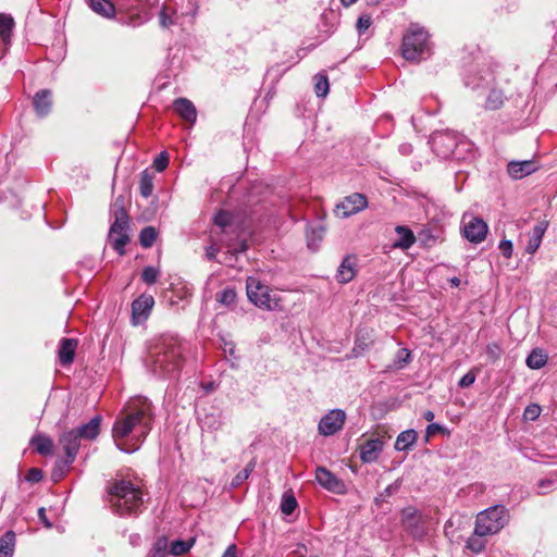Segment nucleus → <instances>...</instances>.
Here are the masks:
<instances>
[{
	"label": "nucleus",
	"instance_id": "nucleus-64",
	"mask_svg": "<svg viewBox=\"0 0 557 557\" xmlns=\"http://www.w3.org/2000/svg\"><path fill=\"white\" fill-rule=\"evenodd\" d=\"M434 417L435 416H434V412L432 410H426V411L423 412V418L426 421H429V422H431L434 419Z\"/></svg>",
	"mask_w": 557,
	"mask_h": 557
},
{
	"label": "nucleus",
	"instance_id": "nucleus-4",
	"mask_svg": "<svg viewBox=\"0 0 557 557\" xmlns=\"http://www.w3.org/2000/svg\"><path fill=\"white\" fill-rule=\"evenodd\" d=\"M401 55L410 62H421L433 52L429 32L419 24L411 23L406 29L401 41Z\"/></svg>",
	"mask_w": 557,
	"mask_h": 557
},
{
	"label": "nucleus",
	"instance_id": "nucleus-56",
	"mask_svg": "<svg viewBox=\"0 0 557 557\" xmlns=\"http://www.w3.org/2000/svg\"><path fill=\"white\" fill-rule=\"evenodd\" d=\"M410 533L414 539H422L424 531L417 525V523H411L409 525Z\"/></svg>",
	"mask_w": 557,
	"mask_h": 557
},
{
	"label": "nucleus",
	"instance_id": "nucleus-3",
	"mask_svg": "<svg viewBox=\"0 0 557 557\" xmlns=\"http://www.w3.org/2000/svg\"><path fill=\"white\" fill-rule=\"evenodd\" d=\"M107 499L114 513L120 517H136L144 506L141 490L128 480L109 482Z\"/></svg>",
	"mask_w": 557,
	"mask_h": 557
},
{
	"label": "nucleus",
	"instance_id": "nucleus-33",
	"mask_svg": "<svg viewBox=\"0 0 557 557\" xmlns=\"http://www.w3.org/2000/svg\"><path fill=\"white\" fill-rule=\"evenodd\" d=\"M417 441V432L412 429L403 431L396 438L395 449L406 450L410 448Z\"/></svg>",
	"mask_w": 557,
	"mask_h": 557
},
{
	"label": "nucleus",
	"instance_id": "nucleus-9",
	"mask_svg": "<svg viewBox=\"0 0 557 557\" xmlns=\"http://www.w3.org/2000/svg\"><path fill=\"white\" fill-rule=\"evenodd\" d=\"M461 232L466 239L473 244L483 242L487 235L486 222L472 214H463L461 220Z\"/></svg>",
	"mask_w": 557,
	"mask_h": 557
},
{
	"label": "nucleus",
	"instance_id": "nucleus-24",
	"mask_svg": "<svg viewBox=\"0 0 557 557\" xmlns=\"http://www.w3.org/2000/svg\"><path fill=\"white\" fill-rule=\"evenodd\" d=\"M77 341L74 338H62L59 344V360L62 366L71 364L74 360Z\"/></svg>",
	"mask_w": 557,
	"mask_h": 557
},
{
	"label": "nucleus",
	"instance_id": "nucleus-57",
	"mask_svg": "<svg viewBox=\"0 0 557 557\" xmlns=\"http://www.w3.org/2000/svg\"><path fill=\"white\" fill-rule=\"evenodd\" d=\"M218 252H219V248L215 247L214 245H211V246L207 247V249H206V257L210 261L215 260Z\"/></svg>",
	"mask_w": 557,
	"mask_h": 557
},
{
	"label": "nucleus",
	"instance_id": "nucleus-55",
	"mask_svg": "<svg viewBox=\"0 0 557 557\" xmlns=\"http://www.w3.org/2000/svg\"><path fill=\"white\" fill-rule=\"evenodd\" d=\"M426 437H430V436H433L435 435L436 433H445L446 432V429L438 424V423H430L428 426H426Z\"/></svg>",
	"mask_w": 557,
	"mask_h": 557
},
{
	"label": "nucleus",
	"instance_id": "nucleus-36",
	"mask_svg": "<svg viewBox=\"0 0 557 557\" xmlns=\"http://www.w3.org/2000/svg\"><path fill=\"white\" fill-rule=\"evenodd\" d=\"M158 236L157 230L153 226H146L139 233V243L144 248H150L156 242Z\"/></svg>",
	"mask_w": 557,
	"mask_h": 557
},
{
	"label": "nucleus",
	"instance_id": "nucleus-17",
	"mask_svg": "<svg viewBox=\"0 0 557 557\" xmlns=\"http://www.w3.org/2000/svg\"><path fill=\"white\" fill-rule=\"evenodd\" d=\"M384 447L382 438H370L360 445V459L364 463H372L377 460Z\"/></svg>",
	"mask_w": 557,
	"mask_h": 557
},
{
	"label": "nucleus",
	"instance_id": "nucleus-26",
	"mask_svg": "<svg viewBox=\"0 0 557 557\" xmlns=\"http://www.w3.org/2000/svg\"><path fill=\"white\" fill-rule=\"evenodd\" d=\"M548 227L547 221L539 222L532 230L529 243L527 245V251L533 253L537 250L542 243V238Z\"/></svg>",
	"mask_w": 557,
	"mask_h": 557
},
{
	"label": "nucleus",
	"instance_id": "nucleus-22",
	"mask_svg": "<svg viewBox=\"0 0 557 557\" xmlns=\"http://www.w3.org/2000/svg\"><path fill=\"white\" fill-rule=\"evenodd\" d=\"M101 417L95 416L89 422L82 424L81 426L73 429L81 440L94 441L100 433Z\"/></svg>",
	"mask_w": 557,
	"mask_h": 557
},
{
	"label": "nucleus",
	"instance_id": "nucleus-8",
	"mask_svg": "<svg viewBox=\"0 0 557 557\" xmlns=\"http://www.w3.org/2000/svg\"><path fill=\"white\" fill-rule=\"evenodd\" d=\"M487 509L480 511L476 516L475 527L472 535L468 537L466 548L474 554L483 552L487 544Z\"/></svg>",
	"mask_w": 557,
	"mask_h": 557
},
{
	"label": "nucleus",
	"instance_id": "nucleus-14",
	"mask_svg": "<svg viewBox=\"0 0 557 557\" xmlns=\"http://www.w3.org/2000/svg\"><path fill=\"white\" fill-rule=\"evenodd\" d=\"M154 299L151 295L141 294L132 302V322L138 325L145 322L153 308Z\"/></svg>",
	"mask_w": 557,
	"mask_h": 557
},
{
	"label": "nucleus",
	"instance_id": "nucleus-32",
	"mask_svg": "<svg viewBox=\"0 0 557 557\" xmlns=\"http://www.w3.org/2000/svg\"><path fill=\"white\" fill-rule=\"evenodd\" d=\"M547 359H548V356L543 349L535 348L527 357L525 362L530 369L539 370V369H542L546 364Z\"/></svg>",
	"mask_w": 557,
	"mask_h": 557
},
{
	"label": "nucleus",
	"instance_id": "nucleus-40",
	"mask_svg": "<svg viewBox=\"0 0 557 557\" xmlns=\"http://www.w3.org/2000/svg\"><path fill=\"white\" fill-rule=\"evenodd\" d=\"M236 296L235 288L227 286L216 294V300L224 306H231L235 302Z\"/></svg>",
	"mask_w": 557,
	"mask_h": 557
},
{
	"label": "nucleus",
	"instance_id": "nucleus-61",
	"mask_svg": "<svg viewBox=\"0 0 557 557\" xmlns=\"http://www.w3.org/2000/svg\"><path fill=\"white\" fill-rule=\"evenodd\" d=\"M398 359L408 363L410 361V352L407 349H400L398 351Z\"/></svg>",
	"mask_w": 557,
	"mask_h": 557
},
{
	"label": "nucleus",
	"instance_id": "nucleus-20",
	"mask_svg": "<svg viewBox=\"0 0 557 557\" xmlns=\"http://www.w3.org/2000/svg\"><path fill=\"white\" fill-rule=\"evenodd\" d=\"M174 111L184 121L194 124L197 120V110L194 103L187 98H177L173 101Z\"/></svg>",
	"mask_w": 557,
	"mask_h": 557
},
{
	"label": "nucleus",
	"instance_id": "nucleus-43",
	"mask_svg": "<svg viewBox=\"0 0 557 557\" xmlns=\"http://www.w3.org/2000/svg\"><path fill=\"white\" fill-rule=\"evenodd\" d=\"M324 230L322 227L312 228L307 233L308 247L311 250H317L318 243L322 240Z\"/></svg>",
	"mask_w": 557,
	"mask_h": 557
},
{
	"label": "nucleus",
	"instance_id": "nucleus-34",
	"mask_svg": "<svg viewBox=\"0 0 557 557\" xmlns=\"http://www.w3.org/2000/svg\"><path fill=\"white\" fill-rule=\"evenodd\" d=\"M159 23L162 28H169L176 23V11L168 5H163L159 13Z\"/></svg>",
	"mask_w": 557,
	"mask_h": 557
},
{
	"label": "nucleus",
	"instance_id": "nucleus-38",
	"mask_svg": "<svg viewBox=\"0 0 557 557\" xmlns=\"http://www.w3.org/2000/svg\"><path fill=\"white\" fill-rule=\"evenodd\" d=\"M314 91L318 97H325L330 90L327 76L324 74H317L314 76Z\"/></svg>",
	"mask_w": 557,
	"mask_h": 557
},
{
	"label": "nucleus",
	"instance_id": "nucleus-51",
	"mask_svg": "<svg viewBox=\"0 0 557 557\" xmlns=\"http://www.w3.org/2000/svg\"><path fill=\"white\" fill-rule=\"evenodd\" d=\"M169 164V156L166 152H161L153 161V166L156 171L162 172L166 169Z\"/></svg>",
	"mask_w": 557,
	"mask_h": 557
},
{
	"label": "nucleus",
	"instance_id": "nucleus-37",
	"mask_svg": "<svg viewBox=\"0 0 557 557\" xmlns=\"http://www.w3.org/2000/svg\"><path fill=\"white\" fill-rule=\"evenodd\" d=\"M169 543L165 536H160L156 540L148 557H166L169 554Z\"/></svg>",
	"mask_w": 557,
	"mask_h": 557
},
{
	"label": "nucleus",
	"instance_id": "nucleus-25",
	"mask_svg": "<svg viewBox=\"0 0 557 557\" xmlns=\"http://www.w3.org/2000/svg\"><path fill=\"white\" fill-rule=\"evenodd\" d=\"M395 232L398 235V239L393 244L394 248L406 250L416 243V236L408 226L397 225Z\"/></svg>",
	"mask_w": 557,
	"mask_h": 557
},
{
	"label": "nucleus",
	"instance_id": "nucleus-10",
	"mask_svg": "<svg viewBox=\"0 0 557 557\" xmlns=\"http://www.w3.org/2000/svg\"><path fill=\"white\" fill-rule=\"evenodd\" d=\"M367 206L368 200L366 196L359 193H354L336 205L334 213L338 218L346 219L364 210Z\"/></svg>",
	"mask_w": 557,
	"mask_h": 557
},
{
	"label": "nucleus",
	"instance_id": "nucleus-31",
	"mask_svg": "<svg viewBox=\"0 0 557 557\" xmlns=\"http://www.w3.org/2000/svg\"><path fill=\"white\" fill-rule=\"evenodd\" d=\"M14 547L15 533L9 530L0 537V557H12Z\"/></svg>",
	"mask_w": 557,
	"mask_h": 557
},
{
	"label": "nucleus",
	"instance_id": "nucleus-62",
	"mask_svg": "<svg viewBox=\"0 0 557 557\" xmlns=\"http://www.w3.org/2000/svg\"><path fill=\"white\" fill-rule=\"evenodd\" d=\"M63 474L60 476V467H58V461L54 465V468L52 470V478L54 481H59Z\"/></svg>",
	"mask_w": 557,
	"mask_h": 557
},
{
	"label": "nucleus",
	"instance_id": "nucleus-21",
	"mask_svg": "<svg viewBox=\"0 0 557 557\" xmlns=\"http://www.w3.org/2000/svg\"><path fill=\"white\" fill-rule=\"evenodd\" d=\"M536 171V166L533 161H511L507 165V172L513 180H521Z\"/></svg>",
	"mask_w": 557,
	"mask_h": 557
},
{
	"label": "nucleus",
	"instance_id": "nucleus-29",
	"mask_svg": "<svg viewBox=\"0 0 557 557\" xmlns=\"http://www.w3.org/2000/svg\"><path fill=\"white\" fill-rule=\"evenodd\" d=\"M30 444L35 447L36 451L40 455L47 456L52 453L53 442L44 434H36L32 437Z\"/></svg>",
	"mask_w": 557,
	"mask_h": 557
},
{
	"label": "nucleus",
	"instance_id": "nucleus-44",
	"mask_svg": "<svg viewBox=\"0 0 557 557\" xmlns=\"http://www.w3.org/2000/svg\"><path fill=\"white\" fill-rule=\"evenodd\" d=\"M556 485H557L556 479H549V478L541 479L536 484V488H537L536 494L546 495L550 491H553L556 487Z\"/></svg>",
	"mask_w": 557,
	"mask_h": 557
},
{
	"label": "nucleus",
	"instance_id": "nucleus-18",
	"mask_svg": "<svg viewBox=\"0 0 557 557\" xmlns=\"http://www.w3.org/2000/svg\"><path fill=\"white\" fill-rule=\"evenodd\" d=\"M14 20L7 14H0V60L7 53L12 39Z\"/></svg>",
	"mask_w": 557,
	"mask_h": 557
},
{
	"label": "nucleus",
	"instance_id": "nucleus-2",
	"mask_svg": "<svg viewBox=\"0 0 557 557\" xmlns=\"http://www.w3.org/2000/svg\"><path fill=\"white\" fill-rule=\"evenodd\" d=\"M184 362L183 343L174 335H162L149 349L148 369L157 376L176 379Z\"/></svg>",
	"mask_w": 557,
	"mask_h": 557
},
{
	"label": "nucleus",
	"instance_id": "nucleus-28",
	"mask_svg": "<svg viewBox=\"0 0 557 557\" xmlns=\"http://www.w3.org/2000/svg\"><path fill=\"white\" fill-rule=\"evenodd\" d=\"M200 422L201 426L208 431H219L224 424L223 413L219 410L208 412L200 419Z\"/></svg>",
	"mask_w": 557,
	"mask_h": 557
},
{
	"label": "nucleus",
	"instance_id": "nucleus-63",
	"mask_svg": "<svg viewBox=\"0 0 557 557\" xmlns=\"http://www.w3.org/2000/svg\"><path fill=\"white\" fill-rule=\"evenodd\" d=\"M500 354V349L498 346H495V348L490 347V359L494 357H498Z\"/></svg>",
	"mask_w": 557,
	"mask_h": 557
},
{
	"label": "nucleus",
	"instance_id": "nucleus-53",
	"mask_svg": "<svg viewBox=\"0 0 557 557\" xmlns=\"http://www.w3.org/2000/svg\"><path fill=\"white\" fill-rule=\"evenodd\" d=\"M474 381H475L474 371H469L459 380L458 385L462 388H466V387H469L470 385H472L474 383Z\"/></svg>",
	"mask_w": 557,
	"mask_h": 557
},
{
	"label": "nucleus",
	"instance_id": "nucleus-19",
	"mask_svg": "<svg viewBox=\"0 0 557 557\" xmlns=\"http://www.w3.org/2000/svg\"><path fill=\"white\" fill-rule=\"evenodd\" d=\"M33 104L36 114L39 117L47 116L52 108V94L49 89L37 91L33 98Z\"/></svg>",
	"mask_w": 557,
	"mask_h": 557
},
{
	"label": "nucleus",
	"instance_id": "nucleus-58",
	"mask_svg": "<svg viewBox=\"0 0 557 557\" xmlns=\"http://www.w3.org/2000/svg\"><path fill=\"white\" fill-rule=\"evenodd\" d=\"M38 518L45 524V527H47V528L52 527L51 522L48 520V518L46 516V509L44 507H40L38 509Z\"/></svg>",
	"mask_w": 557,
	"mask_h": 557
},
{
	"label": "nucleus",
	"instance_id": "nucleus-52",
	"mask_svg": "<svg viewBox=\"0 0 557 557\" xmlns=\"http://www.w3.org/2000/svg\"><path fill=\"white\" fill-rule=\"evenodd\" d=\"M498 249L500 250L504 257L510 258L513 250L512 242L509 239L502 240L498 245Z\"/></svg>",
	"mask_w": 557,
	"mask_h": 557
},
{
	"label": "nucleus",
	"instance_id": "nucleus-1",
	"mask_svg": "<svg viewBox=\"0 0 557 557\" xmlns=\"http://www.w3.org/2000/svg\"><path fill=\"white\" fill-rule=\"evenodd\" d=\"M153 420V406L147 397L137 396L129 399L112 426V437L116 447L125 453L138 450L152 430Z\"/></svg>",
	"mask_w": 557,
	"mask_h": 557
},
{
	"label": "nucleus",
	"instance_id": "nucleus-13",
	"mask_svg": "<svg viewBox=\"0 0 557 557\" xmlns=\"http://www.w3.org/2000/svg\"><path fill=\"white\" fill-rule=\"evenodd\" d=\"M315 480L324 490L331 493L344 495L347 492L345 482L323 466L317 467Z\"/></svg>",
	"mask_w": 557,
	"mask_h": 557
},
{
	"label": "nucleus",
	"instance_id": "nucleus-42",
	"mask_svg": "<svg viewBox=\"0 0 557 557\" xmlns=\"http://www.w3.org/2000/svg\"><path fill=\"white\" fill-rule=\"evenodd\" d=\"M255 462L250 461L242 471H239L232 480V486L237 487L243 484L253 471Z\"/></svg>",
	"mask_w": 557,
	"mask_h": 557
},
{
	"label": "nucleus",
	"instance_id": "nucleus-46",
	"mask_svg": "<svg viewBox=\"0 0 557 557\" xmlns=\"http://www.w3.org/2000/svg\"><path fill=\"white\" fill-rule=\"evenodd\" d=\"M297 500L294 495L284 494L281 503V510L285 515H292L297 507Z\"/></svg>",
	"mask_w": 557,
	"mask_h": 557
},
{
	"label": "nucleus",
	"instance_id": "nucleus-7",
	"mask_svg": "<svg viewBox=\"0 0 557 557\" xmlns=\"http://www.w3.org/2000/svg\"><path fill=\"white\" fill-rule=\"evenodd\" d=\"M59 444L63 448L65 453V458L62 460H58V467H60V476L67 471L70 466L75 461V458L78 454L81 447V438L77 436L76 432L72 430L65 431L61 434L59 438Z\"/></svg>",
	"mask_w": 557,
	"mask_h": 557
},
{
	"label": "nucleus",
	"instance_id": "nucleus-5",
	"mask_svg": "<svg viewBox=\"0 0 557 557\" xmlns=\"http://www.w3.org/2000/svg\"><path fill=\"white\" fill-rule=\"evenodd\" d=\"M246 293L250 302L267 311H282V298L269 285L255 276L246 280Z\"/></svg>",
	"mask_w": 557,
	"mask_h": 557
},
{
	"label": "nucleus",
	"instance_id": "nucleus-35",
	"mask_svg": "<svg viewBox=\"0 0 557 557\" xmlns=\"http://www.w3.org/2000/svg\"><path fill=\"white\" fill-rule=\"evenodd\" d=\"M153 191V176L148 171H144L139 178V193L143 197L148 198Z\"/></svg>",
	"mask_w": 557,
	"mask_h": 557
},
{
	"label": "nucleus",
	"instance_id": "nucleus-39",
	"mask_svg": "<svg viewBox=\"0 0 557 557\" xmlns=\"http://www.w3.org/2000/svg\"><path fill=\"white\" fill-rule=\"evenodd\" d=\"M506 100V96L503 89L492 88L490 90V110L499 109Z\"/></svg>",
	"mask_w": 557,
	"mask_h": 557
},
{
	"label": "nucleus",
	"instance_id": "nucleus-49",
	"mask_svg": "<svg viewBox=\"0 0 557 557\" xmlns=\"http://www.w3.org/2000/svg\"><path fill=\"white\" fill-rule=\"evenodd\" d=\"M149 20L148 15L147 14H132L127 17V21H125L124 23L126 25H129V26H133V27H136V26H140L143 25L144 23H146L147 21Z\"/></svg>",
	"mask_w": 557,
	"mask_h": 557
},
{
	"label": "nucleus",
	"instance_id": "nucleus-54",
	"mask_svg": "<svg viewBox=\"0 0 557 557\" xmlns=\"http://www.w3.org/2000/svg\"><path fill=\"white\" fill-rule=\"evenodd\" d=\"M42 479V471L38 468H32L26 474V480L32 483H37Z\"/></svg>",
	"mask_w": 557,
	"mask_h": 557
},
{
	"label": "nucleus",
	"instance_id": "nucleus-12",
	"mask_svg": "<svg viewBox=\"0 0 557 557\" xmlns=\"http://www.w3.org/2000/svg\"><path fill=\"white\" fill-rule=\"evenodd\" d=\"M346 421V413L342 409H332L324 414L318 425L319 433L324 436H331L342 430Z\"/></svg>",
	"mask_w": 557,
	"mask_h": 557
},
{
	"label": "nucleus",
	"instance_id": "nucleus-16",
	"mask_svg": "<svg viewBox=\"0 0 557 557\" xmlns=\"http://www.w3.org/2000/svg\"><path fill=\"white\" fill-rule=\"evenodd\" d=\"M214 224L221 228L223 233L238 234L240 231V223L238 221V216L234 213L220 210L214 215Z\"/></svg>",
	"mask_w": 557,
	"mask_h": 557
},
{
	"label": "nucleus",
	"instance_id": "nucleus-50",
	"mask_svg": "<svg viewBox=\"0 0 557 557\" xmlns=\"http://www.w3.org/2000/svg\"><path fill=\"white\" fill-rule=\"evenodd\" d=\"M372 24V18L370 15L368 14H363L361 16H359L358 21H357V30L359 33V35L363 34Z\"/></svg>",
	"mask_w": 557,
	"mask_h": 557
},
{
	"label": "nucleus",
	"instance_id": "nucleus-47",
	"mask_svg": "<svg viewBox=\"0 0 557 557\" xmlns=\"http://www.w3.org/2000/svg\"><path fill=\"white\" fill-rule=\"evenodd\" d=\"M542 412V408L537 404L529 405L523 411V419L525 421H535Z\"/></svg>",
	"mask_w": 557,
	"mask_h": 557
},
{
	"label": "nucleus",
	"instance_id": "nucleus-30",
	"mask_svg": "<svg viewBox=\"0 0 557 557\" xmlns=\"http://www.w3.org/2000/svg\"><path fill=\"white\" fill-rule=\"evenodd\" d=\"M127 200L124 196L120 195L115 198L111 206V215L114 221H129L127 211H126Z\"/></svg>",
	"mask_w": 557,
	"mask_h": 557
},
{
	"label": "nucleus",
	"instance_id": "nucleus-48",
	"mask_svg": "<svg viewBox=\"0 0 557 557\" xmlns=\"http://www.w3.org/2000/svg\"><path fill=\"white\" fill-rule=\"evenodd\" d=\"M462 517L461 516H453L445 524L444 531L446 536L450 537L451 540L456 539L458 540L459 536L455 535V530H453V527L455 524L460 525L461 524Z\"/></svg>",
	"mask_w": 557,
	"mask_h": 557
},
{
	"label": "nucleus",
	"instance_id": "nucleus-23",
	"mask_svg": "<svg viewBox=\"0 0 557 557\" xmlns=\"http://www.w3.org/2000/svg\"><path fill=\"white\" fill-rule=\"evenodd\" d=\"M356 275V258L346 256L336 271V280L341 284L349 283Z\"/></svg>",
	"mask_w": 557,
	"mask_h": 557
},
{
	"label": "nucleus",
	"instance_id": "nucleus-59",
	"mask_svg": "<svg viewBox=\"0 0 557 557\" xmlns=\"http://www.w3.org/2000/svg\"><path fill=\"white\" fill-rule=\"evenodd\" d=\"M368 348V345L364 342H360L359 339L356 341L355 347L352 349V352L358 356L360 351H363Z\"/></svg>",
	"mask_w": 557,
	"mask_h": 557
},
{
	"label": "nucleus",
	"instance_id": "nucleus-41",
	"mask_svg": "<svg viewBox=\"0 0 557 557\" xmlns=\"http://www.w3.org/2000/svg\"><path fill=\"white\" fill-rule=\"evenodd\" d=\"M193 543H194V540L193 541L176 540V541L172 542L171 547L169 549V554H171L173 556H181L190 549V547L193 546Z\"/></svg>",
	"mask_w": 557,
	"mask_h": 557
},
{
	"label": "nucleus",
	"instance_id": "nucleus-27",
	"mask_svg": "<svg viewBox=\"0 0 557 557\" xmlns=\"http://www.w3.org/2000/svg\"><path fill=\"white\" fill-rule=\"evenodd\" d=\"M89 8L97 14L106 18H112L115 15V7L111 0H89Z\"/></svg>",
	"mask_w": 557,
	"mask_h": 557
},
{
	"label": "nucleus",
	"instance_id": "nucleus-15",
	"mask_svg": "<svg viewBox=\"0 0 557 557\" xmlns=\"http://www.w3.org/2000/svg\"><path fill=\"white\" fill-rule=\"evenodd\" d=\"M510 521V511L504 505L490 506V534L498 533Z\"/></svg>",
	"mask_w": 557,
	"mask_h": 557
},
{
	"label": "nucleus",
	"instance_id": "nucleus-60",
	"mask_svg": "<svg viewBox=\"0 0 557 557\" xmlns=\"http://www.w3.org/2000/svg\"><path fill=\"white\" fill-rule=\"evenodd\" d=\"M236 545L235 544H231L226 549L225 552L223 553L222 557H237L236 556Z\"/></svg>",
	"mask_w": 557,
	"mask_h": 557
},
{
	"label": "nucleus",
	"instance_id": "nucleus-11",
	"mask_svg": "<svg viewBox=\"0 0 557 557\" xmlns=\"http://www.w3.org/2000/svg\"><path fill=\"white\" fill-rule=\"evenodd\" d=\"M129 221H113L109 230V240L112 248L120 255L125 253V246L129 243Z\"/></svg>",
	"mask_w": 557,
	"mask_h": 557
},
{
	"label": "nucleus",
	"instance_id": "nucleus-45",
	"mask_svg": "<svg viewBox=\"0 0 557 557\" xmlns=\"http://www.w3.org/2000/svg\"><path fill=\"white\" fill-rule=\"evenodd\" d=\"M160 271L157 268L149 265L144 268L141 272V280L144 283L152 285L157 283Z\"/></svg>",
	"mask_w": 557,
	"mask_h": 557
},
{
	"label": "nucleus",
	"instance_id": "nucleus-6",
	"mask_svg": "<svg viewBox=\"0 0 557 557\" xmlns=\"http://www.w3.org/2000/svg\"><path fill=\"white\" fill-rule=\"evenodd\" d=\"M429 143L434 153L441 159L450 157L460 159L457 150L467 145L456 132L449 129L433 132Z\"/></svg>",
	"mask_w": 557,
	"mask_h": 557
}]
</instances>
